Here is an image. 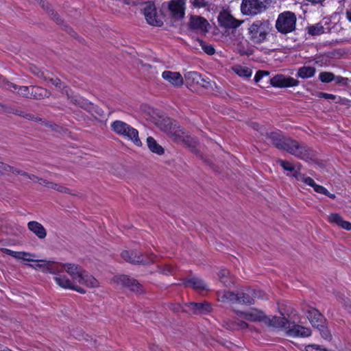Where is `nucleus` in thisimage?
<instances>
[{
	"label": "nucleus",
	"instance_id": "f257e3e1",
	"mask_svg": "<svg viewBox=\"0 0 351 351\" xmlns=\"http://www.w3.org/2000/svg\"><path fill=\"white\" fill-rule=\"evenodd\" d=\"M266 136L275 147L286 151L300 159L307 160L313 156L312 149L305 143L285 136L280 131L267 132Z\"/></svg>",
	"mask_w": 351,
	"mask_h": 351
},
{
	"label": "nucleus",
	"instance_id": "f03ea898",
	"mask_svg": "<svg viewBox=\"0 0 351 351\" xmlns=\"http://www.w3.org/2000/svg\"><path fill=\"white\" fill-rule=\"evenodd\" d=\"M271 29V24L268 20H256L248 27L249 38L255 44L263 43L267 40Z\"/></svg>",
	"mask_w": 351,
	"mask_h": 351
},
{
	"label": "nucleus",
	"instance_id": "7ed1b4c3",
	"mask_svg": "<svg viewBox=\"0 0 351 351\" xmlns=\"http://www.w3.org/2000/svg\"><path fill=\"white\" fill-rule=\"evenodd\" d=\"M110 128L117 134L132 141L135 145L138 147L142 145V143L138 138V130L128 123L122 121L117 120L111 123Z\"/></svg>",
	"mask_w": 351,
	"mask_h": 351
},
{
	"label": "nucleus",
	"instance_id": "20e7f679",
	"mask_svg": "<svg viewBox=\"0 0 351 351\" xmlns=\"http://www.w3.org/2000/svg\"><path fill=\"white\" fill-rule=\"evenodd\" d=\"M296 21L297 17L294 12L285 11L278 14L275 27L279 33L287 34L295 30Z\"/></svg>",
	"mask_w": 351,
	"mask_h": 351
},
{
	"label": "nucleus",
	"instance_id": "39448f33",
	"mask_svg": "<svg viewBox=\"0 0 351 351\" xmlns=\"http://www.w3.org/2000/svg\"><path fill=\"white\" fill-rule=\"evenodd\" d=\"M271 3V0H242L241 12L244 15L254 16L265 12Z\"/></svg>",
	"mask_w": 351,
	"mask_h": 351
},
{
	"label": "nucleus",
	"instance_id": "423d86ee",
	"mask_svg": "<svg viewBox=\"0 0 351 351\" xmlns=\"http://www.w3.org/2000/svg\"><path fill=\"white\" fill-rule=\"evenodd\" d=\"M47 269L49 273L64 272L66 271L71 276L74 282H78L81 280L82 275L84 271L80 266L72 263L60 264L56 263V264H48Z\"/></svg>",
	"mask_w": 351,
	"mask_h": 351
},
{
	"label": "nucleus",
	"instance_id": "0eeeda50",
	"mask_svg": "<svg viewBox=\"0 0 351 351\" xmlns=\"http://www.w3.org/2000/svg\"><path fill=\"white\" fill-rule=\"evenodd\" d=\"M159 128L167 133L173 141L180 142L184 140L185 132L169 118L163 119L158 123Z\"/></svg>",
	"mask_w": 351,
	"mask_h": 351
},
{
	"label": "nucleus",
	"instance_id": "6e6552de",
	"mask_svg": "<svg viewBox=\"0 0 351 351\" xmlns=\"http://www.w3.org/2000/svg\"><path fill=\"white\" fill-rule=\"evenodd\" d=\"M121 257L127 262L134 265H147L154 262L155 256L152 254L147 257L137 250H124L121 252Z\"/></svg>",
	"mask_w": 351,
	"mask_h": 351
},
{
	"label": "nucleus",
	"instance_id": "1a4fd4ad",
	"mask_svg": "<svg viewBox=\"0 0 351 351\" xmlns=\"http://www.w3.org/2000/svg\"><path fill=\"white\" fill-rule=\"evenodd\" d=\"M114 281L122 285L123 287L130 289V291L141 293L143 292L142 285L134 278L127 275H119L114 277Z\"/></svg>",
	"mask_w": 351,
	"mask_h": 351
},
{
	"label": "nucleus",
	"instance_id": "9d476101",
	"mask_svg": "<svg viewBox=\"0 0 351 351\" xmlns=\"http://www.w3.org/2000/svg\"><path fill=\"white\" fill-rule=\"evenodd\" d=\"M271 85L276 88H288L298 86L300 82L290 76L277 74L269 79Z\"/></svg>",
	"mask_w": 351,
	"mask_h": 351
},
{
	"label": "nucleus",
	"instance_id": "9b49d317",
	"mask_svg": "<svg viewBox=\"0 0 351 351\" xmlns=\"http://www.w3.org/2000/svg\"><path fill=\"white\" fill-rule=\"evenodd\" d=\"M217 19L219 26L225 29H236L242 23L226 11L221 12Z\"/></svg>",
	"mask_w": 351,
	"mask_h": 351
},
{
	"label": "nucleus",
	"instance_id": "f8f14e48",
	"mask_svg": "<svg viewBox=\"0 0 351 351\" xmlns=\"http://www.w3.org/2000/svg\"><path fill=\"white\" fill-rule=\"evenodd\" d=\"M211 310V305L207 302L186 303L183 308L184 312L196 315L204 314L210 312Z\"/></svg>",
	"mask_w": 351,
	"mask_h": 351
},
{
	"label": "nucleus",
	"instance_id": "ddd939ff",
	"mask_svg": "<svg viewBox=\"0 0 351 351\" xmlns=\"http://www.w3.org/2000/svg\"><path fill=\"white\" fill-rule=\"evenodd\" d=\"M143 14L147 22L154 26H162L163 23L156 15V9L154 3L149 1L145 3Z\"/></svg>",
	"mask_w": 351,
	"mask_h": 351
},
{
	"label": "nucleus",
	"instance_id": "4468645a",
	"mask_svg": "<svg viewBox=\"0 0 351 351\" xmlns=\"http://www.w3.org/2000/svg\"><path fill=\"white\" fill-rule=\"evenodd\" d=\"M66 95L70 103L84 109L88 112H91L95 110V107L93 104L80 95L73 94V93H70L68 90H66Z\"/></svg>",
	"mask_w": 351,
	"mask_h": 351
},
{
	"label": "nucleus",
	"instance_id": "2eb2a0df",
	"mask_svg": "<svg viewBox=\"0 0 351 351\" xmlns=\"http://www.w3.org/2000/svg\"><path fill=\"white\" fill-rule=\"evenodd\" d=\"M209 23L206 19L200 16L192 15L189 22V28L193 31L206 34L208 32Z\"/></svg>",
	"mask_w": 351,
	"mask_h": 351
},
{
	"label": "nucleus",
	"instance_id": "dca6fc26",
	"mask_svg": "<svg viewBox=\"0 0 351 351\" xmlns=\"http://www.w3.org/2000/svg\"><path fill=\"white\" fill-rule=\"evenodd\" d=\"M287 335L293 337H307L311 335V330L299 324H296L294 322H290L287 326Z\"/></svg>",
	"mask_w": 351,
	"mask_h": 351
},
{
	"label": "nucleus",
	"instance_id": "f3484780",
	"mask_svg": "<svg viewBox=\"0 0 351 351\" xmlns=\"http://www.w3.org/2000/svg\"><path fill=\"white\" fill-rule=\"evenodd\" d=\"M313 327L316 328L325 324L326 319L322 314L316 308L308 306L303 310Z\"/></svg>",
	"mask_w": 351,
	"mask_h": 351
},
{
	"label": "nucleus",
	"instance_id": "a211bd4d",
	"mask_svg": "<svg viewBox=\"0 0 351 351\" xmlns=\"http://www.w3.org/2000/svg\"><path fill=\"white\" fill-rule=\"evenodd\" d=\"M254 298H262V292L252 289H248L247 292H238L239 304H252L254 303Z\"/></svg>",
	"mask_w": 351,
	"mask_h": 351
},
{
	"label": "nucleus",
	"instance_id": "6ab92c4d",
	"mask_svg": "<svg viewBox=\"0 0 351 351\" xmlns=\"http://www.w3.org/2000/svg\"><path fill=\"white\" fill-rule=\"evenodd\" d=\"M237 314L239 317H241L249 322H264V319H265V315L264 314V313L261 311H258L255 308L252 309V311H246V312L237 311Z\"/></svg>",
	"mask_w": 351,
	"mask_h": 351
},
{
	"label": "nucleus",
	"instance_id": "aec40b11",
	"mask_svg": "<svg viewBox=\"0 0 351 351\" xmlns=\"http://www.w3.org/2000/svg\"><path fill=\"white\" fill-rule=\"evenodd\" d=\"M184 2L182 0H171L169 4V9L172 16L181 19L184 16Z\"/></svg>",
	"mask_w": 351,
	"mask_h": 351
},
{
	"label": "nucleus",
	"instance_id": "412c9836",
	"mask_svg": "<svg viewBox=\"0 0 351 351\" xmlns=\"http://www.w3.org/2000/svg\"><path fill=\"white\" fill-rule=\"evenodd\" d=\"M183 285L185 287H191L197 291H203L208 289L206 284L200 278L197 277H192L186 278L183 281Z\"/></svg>",
	"mask_w": 351,
	"mask_h": 351
},
{
	"label": "nucleus",
	"instance_id": "4be33fe9",
	"mask_svg": "<svg viewBox=\"0 0 351 351\" xmlns=\"http://www.w3.org/2000/svg\"><path fill=\"white\" fill-rule=\"evenodd\" d=\"M264 322L269 326L276 328H284L286 330L287 329V326L289 324L290 321H289L285 317H276L274 316L272 317H269L265 315V319H264Z\"/></svg>",
	"mask_w": 351,
	"mask_h": 351
},
{
	"label": "nucleus",
	"instance_id": "5701e85b",
	"mask_svg": "<svg viewBox=\"0 0 351 351\" xmlns=\"http://www.w3.org/2000/svg\"><path fill=\"white\" fill-rule=\"evenodd\" d=\"M162 77L175 86L183 84V78L180 73L165 71L162 73Z\"/></svg>",
	"mask_w": 351,
	"mask_h": 351
},
{
	"label": "nucleus",
	"instance_id": "b1692460",
	"mask_svg": "<svg viewBox=\"0 0 351 351\" xmlns=\"http://www.w3.org/2000/svg\"><path fill=\"white\" fill-rule=\"evenodd\" d=\"M27 228L40 239H45L47 236V231L45 228L38 221H29L27 223Z\"/></svg>",
	"mask_w": 351,
	"mask_h": 351
},
{
	"label": "nucleus",
	"instance_id": "393cba45",
	"mask_svg": "<svg viewBox=\"0 0 351 351\" xmlns=\"http://www.w3.org/2000/svg\"><path fill=\"white\" fill-rule=\"evenodd\" d=\"M30 98L34 99H43L44 98H47L49 97L51 94L49 90L40 86H30Z\"/></svg>",
	"mask_w": 351,
	"mask_h": 351
},
{
	"label": "nucleus",
	"instance_id": "a878e982",
	"mask_svg": "<svg viewBox=\"0 0 351 351\" xmlns=\"http://www.w3.org/2000/svg\"><path fill=\"white\" fill-rule=\"evenodd\" d=\"M328 221L330 223H335L346 230H351V223L343 220V219L337 213H332L328 216Z\"/></svg>",
	"mask_w": 351,
	"mask_h": 351
},
{
	"label": "nucleus",
	"instance_id": "bb28decb",
	"mask_svg": "<svg viewBox=\"0 0 351 351\" xmlns=\"http://www.w3.org/2000/svg\"><path fill=\"white\" fill-rule=\"evenodd\" d=\"M276 162L279 164L285 171H289L291 173L292 176L295 178L296 173H300V164L293 165L291 162L287 160H284L282 159H278Z\"/></svg>",
	"mask_w": 351,
	"mask_h": 351
},
{
	"label": "nucleus",
	"instance_id": "cd10ccee",
	"mask_svg": "<svg viewBox=\"0 0 351 351\" xmlns=\"http://www.w3.org/2000/svg\"><path fill=\"white\" fill-rule=\"evenodd\" d=\"M185 78L188 83L198 84L206 88H208V85H205L204 83H202L201 81L203 80V77L197 72H187L185 74Z\"/></svg>",
	"mask_w": 351,
	"mask_h": 351
},
{
	"label": "nucleus",
	"instance_id": "c85d7f7f",
	"mask_svg": "<svg viewBox=\"0 0 351 351\" xmlns=\"http://www.w3.org/2000/svg\"><path fill=\"white\" fill-rule=\"evenodd\" d=\"M63 273L57 272L52 274H55L54 280L60 287L70 289L73 283Z\"/></svg>",
	"mask_w": 351,
	"mask_h": 351
},
{
	"label": "nucleus",
	"instance_id": "c756f323",
	"mask_svg": "<svg viewBox=\"0 0 351 351\" xmlns=\"http://www.w3.org/2000/svg\"><path fill=\"white\" fill-rule=\"evenodd\" d=\"M218 300L221 302H231L238 303V293L229 291H219L217 293Z\"/></svg>",
	"mask_w": 351,
	"mask_h": 351
},
{
	"label": "nucleus",
	"instance_id": "7c9ffc66",
	"mask_svg": "<svg viewBox=\"0 0 351 351\" xmlns=\"http://www.w3.org/2000/svg\"><path fill=\"white\" fill-rule=\"evenodd\" d=\"M147 145L149 149L152 153L160 156L165 153L164 148L160 145H159L152 136H149L147 138Z\"/></svg>",
	"mask_w": 351,
	"mask_h": 351
},
{
	"label": "nucleus",
	"instance_id": "2f4dec72",
	"mask_svg": "<svg viewBox=\"0 0 351 351\" xmlns=\"http://www.w3.org/2000/svg\"><path fill=\"white\" fill-rule=\"evenodd\" d=\"M78 283L84 285L89 287H96L98 286L97 280L93 276L89 275L85 270L82 275V279Z\"/></svg>",
	"mask_w": 351,
	"mask_h": 351
},
{
	"label": "nucleus",
	"instance_id": "473e14b6",
	"mask_svg": "<svg viewBox=\"0 0 351 351\" xmlns=\"http://www.w3.org/2000/svg\"><path fill=\"white\" fill-rule=\"evenodd\" d=\"M316 69L313 66H303L298 69L297 77L302 79L309 78L314 76Z\"/></svg>",
	"mask_w": 351,
	"mask_h": 351
},
{
	"label": "nucleus",
	"instance_id": "72a5a7b5",
	"mask_svg": "<svg viewBox=\"0 0 351 351\" xmlns=\"http://www.w3.org/2000/svg\"><path fill=\"white\" fill-rule=\"evenodd\" d=\"M5 251H6L7 254L10 255L11 256H12L15 258L23 259V260L27 261H32L33 259L31 258L30 257L35 256L34 254H32L30 253L25 252H15V251L9 250V249H5Z\"/></svg>",
	"mask_w": 351,
	"mask_h": 351
},
{
	"label": "nucleus",
	"instance_id": "f704fd0d",
	"mask_svg": "<svg viewBox=\"0 0 351 351\" xmlns=\"http://www.w3.org/2000/svg\"><path fill=\"white\" fill-rule=\"evenodd\" d=\"M220 282L225 287H230L232 284V280L230 277V272L226 269H221L217 274Z\"/></svg>",
	"mask_w": 351,
	"mask_h": 351
},
{
	"label": "nucleus",
	"instance_id": "c9c22d12",
	"mask_svg": "<svg viewBox=\"0 0 351 351\" xmlns=\"http://www.w3.org/2000/svg\"><path fill=\"white\" fill-rule=\"evenodd\" d=\"M308 34L311 36H317L325 33V28L322 23H318L307 27Z\"/></svg>",
	"mask_w": 351,
	"mask_h": 351
},
{
	"label": "nucleus",
	"instance_id": "e433bc0d",
	"mask_svg": "<svg viewBox=\"0 0 351 351\" xmlns=\"http://www.w3.org/2000/svg\"><path fill=\"white\" fill-rule=\"evenodd\" d=\"M0 87L5 90L14 93L18 88V85L8 81L3 77H0Z\"/></svg>",
	"mask_w": 351,
	"mask_h": 351
},
{
	"label": "nucleus",
	"instance_id": "4c0bfd02",
	"mask_svg": "<svg viewBox=\"0 0 351 351\" xmlns=\"http://www.w3.org/2000/svg\"><path fill=\"white\" fill-rule=\"evenodd\" d=\"M18 171V168L0 161V176L8 174V173L17 174Z\"/></svg>",
	"mask_w": 351,
	"mask_h": 351
},
{
	"label": "nucleus",
	"instance_id": "58836bf2",
	"mask_svg": "<svg viewBox=\"0 0 351 351\" xmlns=\"http://www.w3.org/2000/svg\"><path fill=\"white\" fill-rule=\"evenodd\" d=\"M234 71L240 77L248 78L252 75V71L250 69L243 66H236L234 69Z\"/></svg>",
	"mask_w": 351,
	"mask_h": 351
},
{
	"label": "nucleus",
	"instance_id": "ea45409f",
	"mask_svg": "<svg viewBox=\"0 0 351 351\" xmlns=\"http://www.w3.org/2000/svg\"><path fill=\"white\" fill-rule=\"evenodd\" d=\"M29 70L34 75H35L38 77L41 78L45 81L47 80V79H48V76H47L48 72L47 71H45L34 65H32L29 67Z\"/></svg>",
	"mask_w": 351,
	"mask_h": 351
},
{
	"label": "nucleus",
	"instance_id": "a19ab883",
	"mask_svg": "<svg viewBox=\"0 0 351 351\" xmlns=\"http://www.w3.org/2000/svg\"><path fill=\"white\" fill-rule=\"evenodd\" d=\"M319 79L322 82L329 83L335 79V75L331 72L323 71L319 73Z\"/></svg>",
	"mask_w": 351,
	"mask_h": 351
},
{
	"label": "nucleus",
	"instance_id": "79ce46f5",
	"mask_svg": "<svg viewBox=\"0 0 351 351\" xmlns=\"http://www.w3.org/2000/svg\"><path fill=\"white\" fill-rule=\"evenodd\" d=\"M295 178L299 181H302L307 185L314 188L316 183L313 178L311 177H306L304 174H302L300 173H296Z\"/></svg>",
	"mask_w": 351,
	"mask_h": 351
},
{
	"label": "nucleus",
	"instance_id": "37998d69",
	"mask_svg": "<svg viewBox=\"0 0 351 351\" xmlns=\"http://www.w3.org/2000/svg\"><path fill=\"white\" fill-rule=\"evenodd\" d=\"M14 93H16L18 95L23 97L28 98L30 97L31 88L30 86H18V88Z\"/></svg>",
	"mask_w": 351,
	"mask_h": 351
},
{
	"label": "nucleus",
	"instance_id": "c03bdc74",
	"mask_svg": "<svg viewBox=\"0 0 351 351\" xmlns=\"http://www.w3.org/2000/svg\"><path fill=\"white\" fill-rule=\"evenodd\" d=\"M237 50L241 56H249L252 55L253 53L252 49H251L248 47H245V45H243V43H239L237 44Z\"/></svg>",
	"mask_w": 351,
	"mask_h": 351
},
{
	"label": "nucleus",
	"instance_id": "a18cd8bd",
	"mask_svg": "<svg viewBox=\"0 0 351 351\" xmlns=\"http://www.w3.org/2000/svg\"><path fill=\"white\" fill-rule=\"evenodd\" d=\"M313 189L315 192L320 193V194H324V195L329 197L331 199H335V197H336V195L335 194H332V193H330V192H328V191L323 186L316 184L315 186H314Z\"/></svg>",
	"mask_w": 351,
	"mask_h": 351
},
{
	"label": "nucleus",
	"instance_id": "49530a36",
	"mask_svg": "<svg viewBox=\"0 0 351 351\" xmlns=\"http://www.w3.org/2000/svg\"><path fill=\"white\" fill-rule=\"evenodd\" d=\"M47 80H49L53 85H54L56 87L58 88L59 89L62 90V93L64 92L66 93V90H68V87L66 86H64L61 80L58 77H49Z\"/></svg>",
	"mask_w": 351,
	"mask_h": 351
},
{
	"label": "nucleus",
	"instance_id": "de8ad7c7",
	"mask_svg": "<svg viewBox=\"0 0 351 351\" xmlns=\"http://www.w3.org/2000/svg\"><path fill=\"white\" fill-rule=\"evenodd\" d=\"M32 261L35 262L36 263L34 265L29 264L28 265L29 266H30L33 268H35V269L43 268V270L45 271L46 272H49L47 269V265L48 264H56V263H49V262H46L45 261H36V260H34V259Z\"/></svg>",
	"mask_w": 351,
	"mask_h": 351
},
{
	"label": "nucleus",
	"instance_id": "09e8293b",
	"mask_svg": "<svg viewBox=\"0 0 351 351\" xmlns=\"http://www.w3.org/2000/svg\"><path fill=\"white\" fill-rule=\"evenodd\" d=\"M204 51L208 55H213L215 53L214 47L210 45L206 44L202 40L197 39Z\"/></svg>",
	"mask_w": 351,
	"mask_h": 351
},
{
	"label": "nucleus",
	"instance_id": "8fccbe9b",
	"mask_svg": "<svg viewBox=\"0 0 351 351\" xmlns=\"http://www.w3.org/2000/svg\"><path fill=\"white\" fill-rule=\"evenodd\" d=\"M316 328L319 330L321 336L324 339L327 340L331 339V334L329 330L327 328V327L325 326V324H323L321 326H319L318 327Z\"/></svg>",
	"mask_w": 351,
	"mask_h": 351
},
{
	"label": "nucleus",
	"instance_id": "3c124183",
	"mask_svg": "<svg viewBox=\"0 0 351 351\" xmlns=\"http://www.w3.org/2000/svg\"><path fill=\"white\" fill-rule=\"evenodd\" d=\"M237 319H227L223 321V326L228 330H237Z\"/></svg>",
	"mask_w": 351,
	"mask_h": 351
},
{
	"label": "nucleus",
	"instance_id": "603ef678",
	"mask_svg": "<svg viewBox=\"0 0 351 351\" xmlns=\"http://www.w3.org/2000/svg\"><path fill=\"white\" fill-rule=\"evenodd\" d=\"M17 174L27 177L29 179H30L31 180H32L34 182H37L38 183H40V181L41 180V178H39L34 174L28 173L26 171H24L19 169V171H17Z\"/></svg>",
	"mask_w": 351,
	"mask_h": 351
},
{
	"label": "nucleus",
	"instance_id": "864d4df0",
	"mask_svg": "<svg viewBox=\"0 0 351 351\" xmlns=\"http://www.w3.org/2000/svg\"><path fill=\"white\" fill-rule=\"evenodd\" d=\"M157 271L162 273L165 275L170 274L173 272V268L169 265H165L164 267L158 265L157 266Z\"/></svg>",
	"mask_w": 351,
	"mask_h": 351
},
{
	"label": "nucleus",
	"instance_id": "5fc2aeb1",
	"mask_svg": "<svg viewBox=\"0 0 351 351\" xmlns=\"http://www.w3.org/2000/svg\"><path fill=\"white\" fill-rule=\"evenodd\" d=\"M191 2L195 8H205L208 6V1L206 0H191Z\"/></svg>",
	"mask_w": 351,
	"mask_h": 351
},
{
	"label": "nucleus",
	"instance_id": "6e6d98bb",
	"mask_svg": "<svg viewBox=\"0 0 351 351\" xmlns=\"http://www.w3.org/2000/svg\"><path fill=\"white\" fill-rule=\"evenodd\" d=\"M269 75V72L267 71H258L254 76V81L258 83L264 77H267Z\"/></svg>",
	"mask_w": 351,
	"mask_h": 351
},
{
	"label": "nucleus",
	"instance_id": "4d7b16f0",
	"mask_svg": "<svg viewBox=\"0 0 351 351\" xmlns=\"http://www.w3.org/2000/svg\"><path fill=\"white\" fill-rule=\"evenodd\" d=\"M53 189L62 193L71 194V189L56 183L55 184Z\"/></svg>",
	"mask_w": 351,
	"mask_h": 351
},
{
	"label": "nucleus",
	"instance_id": "13d9d810",
	"mask_svg": "<svg viewBox=\"0 0 351 351\" xmlns=\"http://www.w3.org/2000/svg\"><path fill=\"white\" fill-rule=\"evenodd\" d=\"M14 110L15 108L13 106L2 104L0 111L4 113L14 114Z\"/></svg>",
	"mask_w": 351,
	"mask_h": 351
},
{
	"label": "nucleus",
	"instance_id": "bf43d9fd",
	"mask_svg": "<svg viewBox=\"0 0 351 351\" xmlns=\"http://www.w3.org/2000/svg\"><path fill=\"white\" fill-rule=\"evenodd\" d=\"M23 118L27 119L28 120L34 121L36 122H40L43 121L42 118H40L38 117L35 116L33 114L31 113H27L25 112Z\"/></svg>",
	"mask_w": 351,
	"mask_h": 351
},
{
	"label": "nucleus",
	"instance_id": "052dcab7",
	"mask_svg": "<svg viewBox=\"0 0 351 351\" xmlns=\"http://www.w3.org/2000/svg\"><path fill=\"white\" fill-rule=\"evenodd\" d=\"M335 81V83L337 84L342 85V86H346L348 83V78L343 77L341 76H335V79L334 80Z\"/></svg>",
	"mask_w": 351,
	"mask_h": 351
},
{
	"label": "nucleus",
	"instance_id": "680f3d73",
	"mask_svg": "<svg viewBox=\"0 0 351 351\" xmlns=\"http://www.w3.org/2000/svg\"><path fill=\"white\" fill-rule=\"evenodd\" d=\"M305 351H323L324 348H322L316 344H311L305 346Z\"/></svg>",
	"mask_w": 351,
	"mask_h": 351
},
{
	"label": "nucleus",
	"instance_id": "e2e57ef3",
	"mask_svg": "<svg viewBox=\"0 0 351 351\" xmlns=\"http://www.w3.org/2000/svg\"><path fill=\"white\" fill-rule=\"evenodd\" d=\"M39 184L40 185H43L45 186H46L47 188L53 189V187L55 186V184L56 183L41 178V180L40 181Z\"/></svg>",
	"mask_w": 351,
	"mask_h": 351
},
{
	"label": "nucleus",
	"instance_id": "0e129e2a",
	"mask_svg": "<svg viewBox=\"0 0 351 351\" xmlns=\"http://www.w3.org/2000/svg\"><path fill=\"white\" fill-rule=\"evenodd\" d=\"M318 97L324 98L326 99H332V100H333L336 98V96L332 94H329V93H323V92H319L318 93Z\"/></svg>",
	"mask_w": 351,
	"mask_h": 351
},
{
	"label": "nucleus",
	"instance_id": "69168bd1",
	"mask_svg": "<svg viewBox=\"0 0 351 351\" xmlns=\"http://www.w3.org/2000/svg\"><path fill=\"white\" fill-rule=\"evenodd\" d=\"M43 125H45L46 127L51 128L52 130H57L58 126L52 122L49 121H45L43 119L42 121H40Z\"/></svg>",
	"mask_w": 351,
	"mask_h": 351
},
{
	"label": "nucleus",
	"instance_id": "338daca9",
	"mask_svg": "<svg viewBox=\"0 0 351 351\" xmlns=\"http://www.w3.org/2000/svg\"><path fill=\"white\" fill-rule=\"evenodd\" d=\"M237 330H244L248 328L249 325L244 321L237 319Z\"/></svg>",
	"mask_w": 351,
	"mask_h": 351
},
{
	"label": "nucleus",
	"instance_id": "774afa93",
	"mask_svg": "<svg viewBox=\"0 0 351 351\" xmlns=\"http://www.w3.org/2000/svg\"><path fill=\"white\" fill-rule=\"evenodd\" d=\"M184 307V305H180V304H172L171 305V310L173 311L174 312H180V311H183V308Z\"/></svg>",
	"mask_w": 351,
	"mask_h": 351
}]
</instances>
